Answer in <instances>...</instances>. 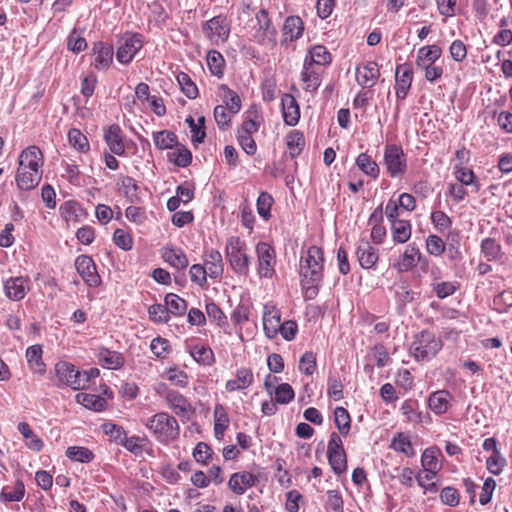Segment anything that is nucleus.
I'll use <instances>...</instances> for the list:
<instances>
[{
    "mask_svg": "<svg viewBox=\"0 0 512 512\" xmlns=\"http://www.w3.org/2000/svg\"><path fill=\"white\" fill-rule=\"evenodd\" d=\"M334 423L343 437L348 436L351 429V417L347 409L341 406L334 409Z\"/></svg>",
    "mask_w": 512,
    "mask_h": 512,
    "instance_id": "51",
    "label": "nucleus"
},
{
    "mask_svg": "<svg viewBox=\"0 0 512 512\" xmlns=\"http://www.w3.org/2000/svg\"><path fill=\"white\" fill-rule=\"evenodd\" d=\"M323 72V68L314 67L304 62L301 72V80L304 84L303 89L307 92H315L321 85Z\"/></svg>",
    "mask_w": 512,
    "mask_h": 512,
    "instance_id": "26",
    "label": "nucleus"
},
{
    "mask_svg": "<svg viewBox=\"0 0 512 512\" xmlns=\"http://www.w3.org/2000/svg\"><path fill=\"white\" fill-rule=\"evenodd\" d=\"M75 268L85 284L91 288L100 286L102 280L93 259L88 255H79L75 259Z\"/></svg>",
    "mask_w": 512,
    "mask_h": 512,
    "instance_id": "11",
    "label": "nucleus"
},
{
    "mask_svg": "<svg viewBox=\"0 0 512 512\" xmlns=\"http://www.w3.org/2000/svg\"><path fill=\"white\" fill-rule=\"evenodd\" d=\"M29 278L28 277H10L4 283V290L6 296L13 301L22 300L29 291Z\"/></svg>",
    "mask_w": 512,
    "mask_h": 512,
    "instance_id": "21",
    "label": "nucleus"
},
{
    "mask_svg": "<svg viewBox=\"0 0 512 512\" xmlns=\"http://www.w3.org/2000/svg\"><path fill=\"white\" fill-rule=\"evenodd\" d=\"M162 258L165 262L176 269H185L189 265V260L181 248L165 247L162 250Z\"/></svg>",
    "mask_w": 512,
    "mask_h": 512,
    "instance_id": "34",
    "label": "nucleus"
},
{
    "mask_svg": "<svg viewBox=\"0 0 512 512\" xmlns=\"http://www.w3.org/2000/svg\"><path fill=\"white\" fill-rule=\"evenodd\" d=\"M92 52L91 65L97 70H108L113 62V46L103 41H97L93 44Z\"/></svg>",
    "mask_w": 512,
    "mask_h": 512,
    "instance_id": "14",
    "label": "nucleus"
},
{
    "mask_svg": "<svg viewBox=\"0 0 512 512\" xmlns=\"http://www.w3.org/2000/svg\"><path fill=\"white\" fill-rule=\"evenodd\" d=\"M281 312L274 306H265L263 313V329L266 336L270 339L274 338L279 329H281Z\"/></svg>",
    "mask_w": 512,
    "mask_h": 512,
    "instance_id": "27",
    "label": "nucleus"
},
{
    "mask_svg": "<svg viewBox=\"0 0 512 512\" xmlns=\"http://www.w3.org/2000/svg\"><path fill=\"white\" fill-rule=\"evenodd\" d=\"M327 458L331 469L336 475H341L347 470V456L345 451L329 452Z\"/></svg>",
    "mask_w": 512,
    "mask_h": 512,
    "instance_id": "59",
    "label": "nucleus"
},
{
    "mask_svg": "<svg viewBox=\"0 0 512 512\" xmlns=\"http://www.w3.org/2000/svg\"><path fill=\"white\" fill-rule=\"evenodd\" d=\"M42 179V171L18 168L15 181L17 187L22 191H30L36 188Z\"/></svg>",
    "mask_w": 512,
    "mask_h": 512,
    "instance_id": "30",
    "label": "nucleus"
},
{
    "mask_svg": "<svg viewBox=\"0 0 512 512\" xmlns=\"http://www.w3.org/2000/svg\"><path fill=\"white\" fill-rule=\"evenodd\" d=\"M203 33L213 45L224 44L231 32V22L224 14H219L207 20L202 25Z\"/></svg>",
    "mask_w": 512,
    "mask_h": 512,
    "instance_id": "8",
    "label": "nucleus"
},
{
    "mask_svg": "<svg viewBox=\"0 0 512 512\" xmlns=\"http://www.w3.org/2000/svg\"><path fill=\"white\" fill-rule=\"evenodd\" d=\"M166 402L176 415H185L191 408L190 402L178 391L170 390L166 394Z\"/></svg>",
    "mask_w": 512,
    "mask_h": 512,
    "instance_id": "38",
    "label": "nucleus"
},
{
    "mask_svg": "<svg viewBox=\"0 0 512 512\" xmlns=\"http://www.w3.org/2000/svg\"><path fill=\"white\" fill-rule=\"evenodd\" d=\"M104 140L112 154L122 156L125 154L123 132L118 124H112L104 131Z\"/></svg>",
    "mask_w": 512,
    "mask_h": 512,
    "instance_id": "23",
    "label": "nucleus"
},
{
    "mask_svg": "<svg viewBox=\"0 0 512 512\" xmlns=\"http://www.w3.org/2000/svg\"><path fill=\"white\" fill-rule=\"evenodd\" d=\"M395 298L398 307L404 309L407 304L411 303L415 299V292L410 288V285L406 282L401 283L395 290Z\"/></svg>",
    "mask_w": 512,
    "mask_h": 512,
    "instance_id": "60",
    "label": "nucleus"
},
{
    "mask_svg": "<svg viewBox=\"0 0 512 512\" xmlns=\"http://www.w3.org/2000/svg\"><path fill=\"white\" fill-rule=\"evenodd\" d=\"M274 204V198L272 195L266 191L260 192L257 201L256 208L259 216L268 221L271 218V207Z\"/></svg>",
    "mask_w": 512,
    "mask_h": 512,
    "instance_id": "55",
    "label": "nucleus"
},
{
    "mask_svg": "<svg viewBox=\"0 0 512 512\" xmlns=\"http://www.w3.org/2000/svg\"><path fill=\"white\" fill-rule=\"evenodd\" d=\"M420 255V249L416 243H410L406 246L404 252L399 256L394 268L400 272H409L417 265V258Z\"/></svg>",
    "mask_w": 512,
    "mask_h": 512,
    "instance_id": "24",
    "label": "nucleus"
},
{
    "mask_svg": "<svg viewBox=\"0 0 512 512\" xmlns=\"http://www.w3.org/2000/svg\"><path fill=\"white\" fill-rule=\"evenodd\" d=\"M68 141L71 146L81 153H87L90 150L87 137L77 128H71L68 131Z\"/></svg>",
    "mask_w": 512,
    "mask_h": 512,
    "instance_id": "56",
    "label": "nucleus"
},
{
    "mask_svg": "<svg viewBox=\"0 0 512 512\" xmlns=\"http://www.w3.org/2000/svg\"><path fill=\"white\" fill-rule=\"evenodd\" d=\"M76 400L85 408L95 412H101L107 408V400L101 395L79 393L76 395Z\"/></svg>",
    "mask_w": 512,
    "mask_h": 512,
    "instance_id": "43",
    "label": "nucleus"
},
{
    "mask_svg": "<svg viewBox=\"0 0 512 512\" xmlns=\"http://www.w3.org/2000/svg\"><path fill=\"white\" fill-rule=\"evenodd\" d=\"M284 41H296L303 36L304 22L299 16H288L282 28Z\"/></svg>",
    "mask_w": 512,
    "mask_h": 512,
    "instance_id": "31",
    "label": "nucleus"
},
{
    "mask_svg": "<svg viewBox=\"0 0 512 512\" xmlns=\"http://www.w3.org/2000/svg\"><path fill=\"white\" fill-rule=\"evenodd\" d=\"M59 212L67 222H78L84 213V209L77 201L69 200L60 205Z\"/></svg>",
    "mask_w": 512,
    "mask_h": 512,
    "instance_id": "49",
    "label": "nucleus"
},
{
    "mask_svg": "<svg viewBox=\"0 0 512 512\" xmlns=\"http://www.w3.org/2000/svg\"><path fill=\"white\" fill-rule=\"evenodd\" d=\"M20 434L27 440L26 446L35 452H40L44 447V442L31 429L27 422H20L17 426Z\"/></svg>",
    "mask_w": 512,
    "mask_h": 512,
    "instance_id": "48",
    "label": "nucleus"
},
{
    "mask_svg": "<svg viewBox=\"0 0 512 512\" xmlns=\"http://www.w3.org/2000/svg\"><path fill=\"white\" fill-rule=\"evenodd\" d=\"M442 347L439 337L429 330H422L414 335L409 353L417 362H425L434 358Z\"/></svg>",
    "mask_w": 512,
    "mask_h": 512,
    "instance_id": "3",
    "label": "nucleus"
},
{
    "mask_svg": "<svg viewBox=\"0 0 512 512\" xmlns=\"http://www.w3.org/2000/svg\"><path fill=\"white\" fill-rule=\"evenodd\" d=\"M97 357L99 363L107 369L117 370L123 367L125 363V358L120 352L105 347L99 348Z\"/></svg>",
    "mask_w": 512,
    "mask_h": 512,
    "instance_id": "32",
    "label": "nucleus"
},
{
    "mask_svg": "<svg viewBox=\"0 0 512 512\" xmlns=\"http://www.w3.org/2000/svg\"><path fill=\"white\" fill-rule=\"evenodd\" d=\"M65 455L72 461L80 463H90L94 460V453L87 447L83 446H69L66 449Z\"/></svg>",
    "mask_w": 512,
    "mask_h": 512,
    "instance_id": "52",
    "label": "nucleus"
},
{
    "mask_svg": "<svg viewBox=\"0 0 512 512\" xmlns=\"http://www.w3.org/2000/svg\"><path fill=\"white\" fill-rule=\"evenodd\" d=\"M153 437L163 445H169L178 439L180 426L176 418L167 412H158L145 423Z\"/></svg>",
    "mask_w": 512,
    "mask_h": 512,
    "instance_id": "2",
    "label": "nucleus"
},
{
    "mask_svg": "<svg viewBox=\"0 0 512 512\" xmlns=\"http://www.w3.org/2000/svg\"><path fill=\"white\" fill-rule=\"evenodd\" d=\"M356 166L368 177L377 180L380 176V167L367 152L360 153L355 160Z\"/></svg>",
    "mask_w": 512,
    "mask_h": 512,
    "instance_id": "35",
    "label": "nucleus"
},
{
    "mask_svg": "<svg viewBox=\"0 0 512 512\" xmlns=\"http://www.w3.org/2000/svg\"><path fill=\"white\" fill-rule=\"evenodd\" d=\"M203 265L212 279L222 277L224 273V262L221 253L214 248H205L202 255Z\"/></svg>",
    "mask_w": 512,
    "mask_h": 512,
    "instance_id": "16",
    "label": "nucleus"
},
{
    "mask_svg": "<svg viewBox=\"0 0 512 512\" xmlns=\"http://www.w3.org/2000/svg\"><path fill=\"white\" fill-rule=\"evenodd\" d=\"M55 378H51L52 382L58 388L70 387L73 390L85 389V382L81 379L80 370L67 361H58L54 365Z\"/></svg>",
    "mask_w": 512,
    "mask_h": 512,
    "instance_id": "6",
    "label": "nucleus"
},
{
    "mask_svg": "<svg viewBox=\"0 0 512 512\" xmlns=\"http://www.w3.org/2000/svg\"><path fill=\"white\" fill-rule=\"evenodd\" d=\"M153 141L160 150L173 149L178 144V137L170 130H161L153 133Z\"/></svg>",
    "mask_w": 512,
    "mask_h": 512,
    "instance_id": "50",
    "label": "nucleus"
},
{
    "mask_svg": "<svg viewBox=\"0 0 512 512\" xmlns=\"http://www.w3.org/2000/svg\"><path fill=\"white\" fill-rule=\"evenodd\" d=\"M263 121L264 118L260 106L252 104L245 112V118L238 128L237 133L252 136L259 130Z\"/></svg>",
    "mask_w": 512,
    "mask_h": 512,
    "instance_id": "17",
    "label": "nucleus"
},
{
    "mask_svg": "<svg viewBox=\"0 0 512 512\" xmlns=\"http://www.w3.org/2000/svg\"><path fill=\"white\" fill-rule=\"evenodd\" d=\"M304 62L324 69L331 64L332 55L324 45H314L308 50Z\"/></svg>",
    "mask_w": 512,
    "mask_h": 512,
    "instance_id": "28",
    "label": "nucleus"
},
{
    "mask_svg": "<svg viewBox=\"0 0 512 512\" xmlns=\"http://www.w3.org/2000/svg\"><path fill=\"white\" fill-rule=\"evenodd\" d=\"M149 319L156 324L169 322L170 315L167 306L164 304H153L148 308Z\"/></svg>",
    "mask_w": 512,
    "mask_h": 512,
    "instance_id": "61",
    "label": "nucleus"
},
{
    "mask_svg": "<svg viewBox=\"0 0 512 512\" xmlns=\"http://www.w3.org/2000/svg\"><path fill=\"white\" fill-rule=\"evenodd\" d=\"M442 55V49L436 45H427L421 47L417 52L416 66H424L435 63Z\"/></svg>",
    "mask_w": 512,
    "mask_h": 512,
    "instance_id": "41",
    "label": "nucleus"
},
{
    "mask_svg": "<svg viewBox=\"0 0 512 512\" xmlns=\"http://www.w3.org/2000/svg\"><path fill=\"white\" fill-rule=\"evenodd\" d=\"M258 24V31L262 32V36L275 37L277 30L273 27L272 22L269 18L268 11L266 9H260L255 16Z\"/></svg>",
    "mask_w": 512,
    "mask_h": 512,
    "instance_id": "58",
    "label": "nucleus"
},
{
    "mask_svg": "<svg viewBox=\"0 0 512 512\" xmlns=\"http://www.w3.org/2000/svg\"><path fill=\"white\" fill-rule=\"evenodd\" d=\"M168 160L178 167H187L192 162L191 151L183 144L178 143L174 150L167 153Z\"/></svg>",
    "mask_w": 512,
    "mask_h": 512,
    "instance_id": "44",
    "label": "nucleus"
},
{
    "mask_svg": "<svg viewBox=\"0 0 512 512\" xmlns=\"http://www.w3.org/2000/svg\"><path fill=\"white\" fill-rule=\"evenodd\" d=\"M391 235L395 243L404 244L408 242L412 234V225L409 220H392Z\"/></svg>",
    "mask_w": 512,
    "mask_h": 512,
    "instance_id": "42",
    "label": "nucleus"
},
{
    "mask_svg": "<svg viewBox=\"0 0 512 512\" xmlns=\"http://www.w3.org/2000/svg\"><path fill=\"white\" fill-rule=\"evenodd\" d=\"M298 368L306 376L313 375L317 369L316 354L312 351H306L299 360Z\"/></svg>",
    "mask_w": 512,
    "mask_h": 512,
    "instance_id": "63",
    "label": "nucleus"
},
{
    "mask_svg": "<svg viewBox=\"0 0 512 512\" xmlns=\"http://www.w3.org/2000/svg\"><path fill=\"white\" fill-rule=\"evenodd\" d=\"M281 104L284 123L288 126L297 125L300 119V108L296 98L292 94L285 93Z\"/></svg>",
    "mask_w": 512,
    "mask_h": 512,
    "instance_id": "25",
    "label": "nucleus"
},
{
    "mask_svg": "<svg viewBox=\"0 0 512 512\" xmlns=\"http://www.w3.org/2000/svg\"><path fill=\"white\" fill-rule=\"evenodd\" d=\"M383 162L386 172L391 178H403L408 169L407 156L403 148L397 144H386Z\"/></svg>",
    "mask_w": 512,
    "mask_h": 512,
    "instance_id": "7",
    "label": "nucleus"
},
{
    "mask_svg": "<svg viewBox=\"0 0 512 512\" xmlns=\"http://www.w3.org/2000/svg\"><path fill=\"white\" fill-rule=\"evenodd\" d=\"M165 305L168 308L169 315H173L175 317L184 316L188 303L185 299L181 298L179 295L175 293H168L164 298Z\"/></svg>",
    "mask_w": 512,
    "mask_h": 512,
    "instance_id": "46",
    "label": "nucleus"
},
{
    "mask_svg": "<svg viewBox=\"0 0 512 512\" xmlns=\"http://www.w3.org/2000/svg\"><path fill=\"white\" fill-rule=\"evenodd\" d=\"M356 257L361 268L375 270L379 261V250L368 241L361 240L356 248Z\"/></svg>",
    "mask_w": 512,
    "mask_h": 512,
    "instance_id": "15",
    "label": "nucleus"
},
{
    "mask_svg": "<svg viewBox=\"0 0 512 512\" xmlns=\"http://www.w3.org/2000/svg\"><path fill=\"white\" fill-rule=\"evenodd\" d=\"M225 254L232 270L240 276H248L251 257L247 254V244L240 237L231 236L227 239Z\"/></svg>",
    "mask_w": 512,
    "mask_h": 512,
    "instance_id": "5",
    "label": "nucleus"
},
{
    "mask_svg": "<svg viewBox=\"0 0 512 512\" xmlns=\"http://www.w3.org/2000/svg\"><path fill=\"white\" fill-rule=\"evenodd\" d=\"M208 68L212 75L222 77L225 68V59L217 50H210L206 57Z\"/></svg>",
    "mask_w": 512,
    "mask_h": 512,
    "instance_id": "53",
    "label": "nucleus"
},
{
    "mask_svg": "<svg viewBox=\"0 0 512 512\" xmlns=\"http://www.w3.org/2000/svg\"><path fill=\"white\" fill-rule=\"evenodd\" d=\"M62 167L64 172L62 177L65 178L71 185L74 186H82L83 185V176L79 170V167L75 163H68L63 161Z\"/></svg>",
    "mask_w": 512,
    "mask_h": 512,
    "instance_id": "57",
    "label": "nucleus"
},
{
    "mask_svg": "<svg viewBox=\"0 0 512 512\" xmlns=\"http://www.w3.org/2000/svg\"><path fill=\"white\" fill-rule=\"evenodd\" d=\"M144 44V36L141 33L127 34L124 42L119 46L116 52V59L119 63L129 64L137 52H139Z\"/></svg>",
    "mask_w": 512,
    "mask_h": 512,
    "instance_id": "10",
    "label": "nucleus"
},
{
    "mask_svg": "<svg viewBox=\"0 0 512 512\" xmlns=\"http://www.w3.org/2000/svg\"><path fill=\"white\" fill-rule=\"evenodd\" d=\"M480 251L489 262L500 260L503 257L501 244L491 237L482 239L480 243Z\"/></svg>",
    "mask_w": 512,
    "mask_h": 512,
    "instance_id": "40",
    "label": "nucleus"
},
{
    "mask_svg": "<svg viewBox=\"0 0 512 512\" xmlns=\"http://www.w3.org/2000/svg\"><path fill=\"white\" fill-rule=\"evenodd\" d=\"M430 220L440 233L452 227V219L442 210H433L430 214Z\"/></svg>",
    "mask_w": 512,
    "mask_h": 512,
    "instance_id": "64",
    "label": "nucleus"
},
{
    "mask_svg": "<svg viewBox=\"0 0 512 512\" xmlns=\"http://www.w3.org/2000/svg\"><path fill=\"white\" fill-rule=\"evenodd\" d=\"M214 435L216 439L222 440L225 431L228 429L230 424L229 415L226 408L222 404H216L214 407Z\"/></svg>",
    "mask_w": 512,
    "mask_h": 512,
    "instance_id": "37",
    "label": "nucleus"
},
{
    "mask_svg": "<svg viewBox=\"0 0 512 512\" xmlns=\"http://www.w3.org/2000/svg\"><path fill=\"white\" fill-rule=\"evenodd\" d=\"M257 256V273L260 278L271 279L276 274V251L274 247L267 243L260 241L255 248Z\"/></svg>",
    "mask_w": 512,
    "mask_h": 512,
    "instance_id": "9",
    "label": "nucleus"
},
{
    "mask_svg": "<svg viewBox=\"0 0 512 512\" xmlns=\"http://www.w3.org/2000/svg\"><path fill=\"white\" fill-rule=\"evenodd\" d=\"M185 349L200 365L212 366L215 363L213 350L208 345L204 344L199 338L186 340Z\"/></svg>",
    "mask_w": 512,
    "mask_h": 512,
    "instance_id": "12",
    "label": "nucleus"
},
{
    "mask_svg": "<svg viewBox=\"0 0 512 512\" xmlns=\"http://www.w3.org/2000/svg\"><path fill=\"white\" fill-rule=\"evenodd\" d=\"M118 184L129 203L139 204L142 202L140 188L134 178L130 176H120Z\"/></svg>",
    "mask_w": 512,
    "mask_h": 512,
    "instance_id": "33",
    "label": "nucleus"
},
{
    "mask_svg": "<svg viewBox=\"0 0 512 512\" xmlns=\"http://www.w3.org/2000/svg\"><path fill=\"white\" fill-rule=\"evenodd\" d=\"M25 485L22 480H17L13 486L6 485L0 492L2 502H19L24 498Z\"/></svg>",
    "mask_w": 512,
    "mask_h": 512,
    "instance_id": "47",
    "label": "nucleus"
},
{
    "mask_svg": "<svg viewBox=\"0 0 512 512\" xmlns=\"http://www.w3.org/2000/svg\"><path fill=\"white\" fill-rule=\"evenodd\" d=\"M253 383V371L250 368L241 367L236 370L235 378L226 381L225 390L229 393L242 391L249 388Z\"/></svg>",
    "mask_w": 512,
    "mask_h": 512,
    "instance_id": "22",
    "label": "nucleus"
},
{
    "mask_svg": "<svg viewBox=\"0 0 512 512\" xmlns=\"http://www.w3.org/2000/svg\"><path fill=\"white\" fill-rule=\"evenodd\" d=\"M443 458L442 452L438 447L426 448L421 455V465L426 472L424 475L419 472L415 478L418 485L425 491L435 493L438 491V486L435 482L425 484L424 480H432L442 468L441 459Z\"/></svg>",
    "mask_w": 512,
    "mask_h": 512,
    "instance_id": "4",
    "label": "nucleus"
},
{
    "mask_svg": "<svg viewBox=\"0 0 512 512\" xmlns=\"http://www.w3.org/2000/svg\"><path fill=\"white\" fill-rule=\"evenodd\" d=\"M452 399L453 396L448 390H437L430 394L428 406L436 415H443L448 411Z\"/></svg>",
    "mask_w": 512,
    "mask_h": 512,
    "instance_id": "29",
    "label": "nucleus"
},
{
    "mask_svg": "<svg viewBox=\"0 0 512 512\" xmlns=\"http://www.w3.org/2000/svg\"><path fill=\"white\" fill-rule=\"evenodd\" d=\"M413 81V71L408 64H400L396 66L395 71V94L397 100L406 99Z\"/></svg>",
    "mask_w": 512,
    "mask_h": 512,
    "instance_id": "13",
    "label": "nucleus"
},
{
    "mask_svg": "<svg viewBox=\"0 0 512 512\" xmlns=\"http://www.w3.org/2000/svg\"><path fill=\"white\" fill-rule=\"evenodd\" d=\"M257 477L248 471L235 472L228 481L229 489L236 495H243L249 488L256 485Z\"/></svg>",
    "mask_w": 512,
    "mask_h": 512,
    "instance_id": "20",
    "label": "nucleus"
},
{
    "mask_svg": "<svg viewBox=\"0 0 512 512\" xmlns=\"http://www.w3.org/2000/svg\"><path fill=\"white\" fill-rule=\"evenodd\" d=\"M453 169V174L460 184L464 186H472L475 193L480 191L481 185L479 179L472 169L461 165H454Z\"/></svg>",
    "mask_w": 512,
    "mask_h": 512,
    "instance_id": "36",
    "label": "nucleus"
},
{
    "mask_svg": "<svg viewBox=\"0 0 512 512\" xmlns=\"http://www.w3.org/2000/svg\"><path fill=\"white\" fill-rule=\"evenodd\" d=\"M390 448L396 452L403 453L407 457H413L416 454L409 436L403 432H398L393 436Z\"/></svg>",
    "mask_w": 512,
    "mask_h": 512,
    "instance_id": "45",
    "label": "nucleus"
},
{
    "mask_svg": "<svg viewBox=\"0 0 512 512\" xmlns=\"http://www.w3.org/2000/svg\"><path fill=\"white\" fill-rule=\"evenodd\" d=\"M305 144L306 141L304 133L300 130H291L286 136V146L292 159L298 157L302 153Z\"/></svg>",
    "mask_w": 512,
    "mask_h": 512,
    "instance_id": "39",
    "label": "nucleus"
},
{
    "mask_svg": "<svg viewBox=\"0 0 512 512\" xmlns=\"http://www.w3.org/2000/svg\"><path fill=\"white\" fill-rule=\"evenodd\" d=\"M300 285L307 300L314 299L324 278V252L312 245L300 257Z\"/></svg>",
    "mask_w": 512,
    "mask_h": 512,
    "instance_id": "1",
    "label": "nucleus"
},
{
    "mask_svg": "<svg viewBox=\"0 0 512 512\" xmlns=\"http://www.w3.org/2000/svg\"><path fill=\"white\" fill-rule=\"evenodd\" d=\"M380 77V70L375 61H368L356 67V80L363 87H373Z\"/></svg>",
    "mask_w": 512,
    "mask_h": 512,
    "instance_id": "19",
    "label": "nucleus"
},
{
    "mask_svg": "<svg viewBox=\"0 0 512 512\" xmlns=\"http://www.w3.org/2000/svg\"><path fill=\"white\" fill-rule=\"evenodd\" d=\"M206 314L211 321L216 322V324L222 328L228 327V319L222 309L215 302H209L206 304Z\"/></svg>",
    "mask_w": 512,
    "mask_h": 512,
    "instance_id": "62",
    "label": "nucleus"
},
{
    "mask_svg": "<svg viewBox=\"0 0 512 512\" xmlns=\"http://www.w3.org/2000/svg\"><path fill=\"white\" fill-rule=\"evenodd\" d=\"M18 162L19 168H22V170L42 171L44 157L37 146H29L20 153Z\"/></svg>",
    "mask_w": 512,
    "mask_h": 512,
    "instance_id": "18",
    "label": "nucleus"
},
{
    "mask_svg": "<svg viewBox=\"0 0 512 512\" xmlns=\"http://www.w3.org/2000/svg\"><path fill=\"white\" fill-rule=\"evenodd\" d=\"M447 253L450 260L461 259L460 242L461 235L458 230H450L446 235Z\"/></svg>",
    "mask_w": 512,
    "mask_h": 512,
    "instance_id": "54",
    "label": "nucleus"
}]
</instances>
